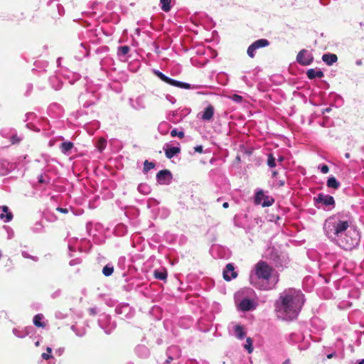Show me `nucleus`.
<instances>
[{
    "label": "nucleus",
    "instance_id": "obj_30",
    "mask_svg": "<svg viewBox=\"0 0 364 364\" xmlns=\"http://www.w3.org/2000/svg\"><path fill=\"white\" fill-rule=\"evenodd\" d=\"M10 141H11V144L13 145L18 144L21 141V138L20 136H18V135L14 134L11 137Z\"/></svg>",
    "mask_w": 364,
    "mask_h": 364
},
{
    "label": "nucleus",
    "instance_id": "obj_35",
    "mask_svg": "<svg viewBox=\"0 0 364 364\" xmlns=\"http://www.w3.org/2000/svg\"><path fill=\"white\" fill-rule=\"evenodd\" d=\"M41 356L44 360H49L50 358H52V355L50 353H43Z\"/></svg>",
    "mask_w": 364,
    "mask_h": 364
},
{
    "label": "nucleus",
    "instance_id": "obj_25",
    "mask_svg": "<svg viewBox=\"0 0 364 364\" xmlns=\"http://www.w3.org/2000/svg\"><path fill=\"white\" fill-rule=\"evenodd\" d=\"M0 208L1 209L3 213H6V218L7 221H10L13 218V215L11 212L9 211V208L6 205H3L1 206Z\"/></svg>",
    "mask_w": 364,
    "mask_h": 364
},
{
    "label": "nucleus",
    "instance_id": "obj_19",
    "mask_svg": "<svg viewBox=\"0 0 364 364\" xmlns=\"http://www.w3.org/2000/svg\"><path fill=\"white\" fill-rule=\"evenodd\" d=\"M43 318V316L42 314H37L33 318V323L37 327H45L46 324L44 322H42L41 320Z\"/></svg>",
    "mask_w": 364,
    "mask_h": 364
},
{
    "label": "nucleus",
    "instance_id": "obj_4",
    "mask_svg": "<svg viewBox=\"0 0 364 364\" xmlns=\"http://www.w3.org/2000/svg\"><path fill=\"white\" fill-rule=\"evenodd\" d=\"M274 202V199L269 196H265L263 191L260 190L256 193L255 203L262 204L263 207H269Z\"/></svg>",
    "mask_w": 364,
    "mask_h": 364
},
{
    "label": "nucleus",
    "instance_id": "obj_48",
    "mask_svg": "<svg viewBox=\"0 0 364 364\" xmlns=\"http://www.w3.org/2000/svg\"><path fill=\"white\" fill-rule=\"evenodd\" d=\"M283 160H284L283 156H280V157L279 158V161H282Z\"/></svg>",
    "mask_w": 364,
    "mask_h": 364
},
{
    "label": "nucleus",
    "instance_id": "obj_31",
    "mask_svg": "<svg viewBox=\"0 0 364 364\" xmlns=\"http://www.w3.org/2000/svg\"><path fill=\"white\" fill-rule=\"evenodd\" d=\"M306 74L309 79H314L316 76H318V72H316L313 69L309 70Z\"/></svg>",
    "mask_w": 364,
    "mask_h": 364
},
{
    "label": "nucleus",
    "instance_id": "obj_5",
    "mask_svg": "<svg viewBox=\"0 0 364 364\" xmlns=\"http://www.w3.org/2000/svg\"><path fill=\"white\" fill-rule=\"evenodd\" d=\"M296 60L301 65H307L312 62L313 56L310 52L303 49L298 53Z\"/></svg>",
    "mask_w": 364,
    "mask_h": 364
},
{
    "label": "nucleus",
    "instance_id": "obj_41",
    "mask_svg": "<svg viewBox=\"0 0 364 364\" xmlns=\"http://www.w3.org/2000/svg\"><path fill=\"white\" fill-rule=\"evenodd\" d=\"M223 207L224 208H228L229 207V204L228 202H225L223 204Z\"/></svg>",
    "mask_w": 364,
    "mask_h": 364
},
{
    "label": "nucleus",
    "instance_id": "obj_3",
    "mask_svg": "<svg viewBox=\"0 0 364 364\" xmlns=\"http://www.w3.org/2000/svg\"><path fill=\"white\" fill-rule=\"evenodd\" d=\"M269 45V41L264 38H261L254 41L247 48V53L250 58H253L255 56V50L267 47Z\"/></svg>",
    "mask_w": 364,
    "mask_h": 364
},
{
    "label": "nucleus",
    "instance_id": "obj_38",
    "mask_svg": "<svg viewBox=\"0 0 364 364\" xmlns=\"http://www.w3.org/2000/svg\"><path fill=\"white\" fill-rule=\"evenodd\" d=\"M56 210L63 213H68V210L67 208H57Z\"/></svg>",
    "mask_w": 364,
    "mask_h": 364
},
{
    "label": "nucleus",
    "instance_id": "obj_50",
    "mask_svg": "<svg viewBox=\"0 0 364 364\" xmlns=\"http://www.w3.org/2000/svg\"><path fill=\"white\" fill-rule=\"evenodd\" d=\"M359 364H364V360H362L361 361H360Z\"/></svg>",
    "mask_w": 364,
    "mask_h": 364
},
{
    "label": "nucleus",
    "instance_id": "obj_28",
    "mask_svg": "<svg viewBox=\"0 0 364 364\" xmlns=\"http://www.w3.org/2000/svg\"><path fill=\"white\" fill-rule=\"evenodd\" d=\"M129 50L130 48L128 46H119L118 48V53L119 55H125L129 52Z\"/></svg>",
    "mask_w": 364,
    "mask_h": 364
},
{
    "label": "nucleus",
    "instance_id": "obj_8",
    "mask_svg": "<svg viewBox=\"0 0 364 364\" xmlns=\"http://www.w3.org/2000/svg\"><path fill=\"white\" fill-rule=\"evenodd\" d=\"M349 227V223L344 220H338L333 224L334 233L339 236L343 232L346 231Z\"/></svg>",
    "mask_w": 364,
    "mask_h": 364
},
{
    "label": "nucleus",
    "instance_id": "obj_53",
    "mask_svg": "<svg viewBox=\"0 0 364 364\" xmlns=\"http://www.w3.org/2000/svg\"><path fill=\"white\" fill-rule=\"evenodd\" d=\"M171 360H172V358L169 357V358H168V360L167 361L169 362V361H171Z\"/></svg>",
    "mask_w": 364,
    "mask_h": 364
},
{
    "label": "nucleus",
    "instance_id": "obj_33",
    "mask_svg": "<svg viewBox=\"0 0 364 364\" xmlns=\"http://www.w3.org/2000/svg\"><path fill=\"white\" fill-rule=\"evenodd\" d=\"M321 171L323 173H327L329 171V168L327 165L324 164L321 167Z\"/></svg>",
    "mask_w": 364,
    "mask_h": 364
},
{
    "label": "nucleus",
    "instance_id": "obj_45",
    "mask_svg": "<svg viewBox=\"0 0 364 364\" xmlns=\"http://www.w3.org/2000/svg\"><path fill=\"white\" fill-rule=\"evenodd\" d=\"M46 350H47V352H48V353H51V351H52V349H51V348L48 347V348H46Z\"/></svg>",
    "mask_w": 364,
    "mask_h": 364
},
{
    "label": "nucleus",
    "instance_id": "obj_40",
    "mask_svg": "<svg viewBox=\"0 0 364 364\" xmlns=\"http://www.w3.org/2000/svg\"><path fill=\"white\" fill-rule=\"evenodd\" d=\"M38 182L41 183H44L43 176L42 175H40L38 177Z\"/></svg>",
    "mask_w": 364,
    "mask_h": 364
},
{
    "label": "nucleus",
    "instance_id": "obj_43",
    "mask_svg": "<svg viewBox=\"0 0 364 364\" xmlns=\"http://www.w3.org/2000/svg\"><path fill=\"white\" fill-rule=\"evenodd\" d=\"M282 364H291L290 360H286Z\"/></svg>",
    "mask_w": 364,
    "mask_h": 364
},
{
    "label": "nucleus",
    "instance_id": "obj_6",
    "mask_svg": "<svg viewBox=\"0 0 364 364\" xmlns=\"http://www.w3.org/2000/svg\"><path fill=\"white\" fill-rule=\"evenodd\" d=\"M223 274L224 279L227 282H230L231 279H235L237 277V273L235 271L234 265L231 263L226 265Z\"/></svg>",
    "mask_w": 364,
    "mask_h": 364
},
{
    "label": "nucleus",
    "instance_id": "obj_9",
    "mask_svg": "<svg viewBox=\"0 0 364 364\" xmlns=\"http://www.w3.org/2000/svg\"><path fill=\"white\" fill-rule=\"evenodd\" d=\"M320 203L326 206H331V209L333 208L336 205V202L333 196L321 193H320Z\"/></svg>",
    "mask_w": 364,
    "mask_h": 364
},
{
    "label": "nucleus",
    "instance_id": "obj_12",
    "mask_svg": "<svg viewBox=\"0 0 364 364\" xmlns=\"http://www.w3.org/2000/svg\"><path fill=\"white\" fill-rule=\"evenodd\" d=\"M165 150V154L166 158L171 159L173 158L176 154L180 153L181 149L179 147H171L168 149H164Z\"/></svg>",
    "mask_w": 364,
    "mask_h": 364
},
{
    "label": "nucleus",
    "instance_id": "obj_55",
    "mask_svg": "<svg viewBox=\"0 0 364 364\" xmlns=\"http://www.w3.org/2000/svg\"><path fill=\"white\" fill-rule=\"evenodd\" d=\"M323 279H324L325 282H327V279L325 277H323Z\"/></svg>",
    "mask_w": 364,
    "mask_h": 364
},
{
    "label": "nucleus",
    "instance_id": "obj_46",
    "mask_svg": "<svg viewBox=\"0 0 364 364\" xmlns=\"http://www.w3.org/2000/svg\"><path fill=\"white\" fill-rule=\"evenodd\" d=\"M330 220H331V219H329V220H328V221L324 224V228H326V226H327V225H328V224H330Z\"/></svg>",
    "mask_w": 364,
    "mask_h": 364
},
{
    "label": "nucleus",
    "instance_id": "obj_10",
    "mask_svg": "<svg viewBox=\"0 0 364 364\" xmlns=\"http://www.w3.org/2000/svg\"><path fill=\"white\" fill-rule=\"evenodd\" d=\"M214 114V107L213 105H208L204 110L202 119L204 120H210Z\"/></svg>",
    "mask_w": 364,
    "mask_h": 364
},
{
    "label": "nucleus",
    "instance_id": "obj_32",
    "mask_svg": "<svg viewBox=\"0 0 364 364\" xmlns=\"http://www.w3.org/2000/svg\"><path fill=\"white\" fill-rule=\"evenodd\" d=\"M231 99L236 102H241L242 100V97L239 95L234 94L231 96Z\"/></svg>",
    "mask_w": 364,
    "mask_h": 364
},
{
    "label": "nucleus",
    "instance_id": "obj_2",
    "mask_svg": "<svg viewBox=\"0 0 364 364\" xmlns=\"http://www.w3.org/2000/svg\"><path fill=\"white\" fill-rule=\"evenodd\" d=\"M274 269L263 260L259 261L255 265V274L258 279L268 281L272 274Z\"/></svg>",
    "mask_w": 364,
    "mask_h": 364
},
{
    "label": "nucleus",
    "instance_id": "obj_15",
    "mask_svg": "<svg viewBox=\"0 0 364 364\" xmlns=\"http://www.w3.org/2000/svg\"><path fill=\"white\" fill-rule=\"evenodd\" d=\"M235 333L236 337L238 339L242 340L245 336V332L244 328L241 325L238 324L235 326Z\"/></svg>",
    "mask_w": 364,
    "mask_h": 364
},
{
    "label": "nucleus",
    "instance_id": "obj_14",
    "mask_svg": "<svg viewBox=\"0 0 364 364\" xmlns=\"http://www.w3.org/2000/svg\"><path fill=\"white\" fill-rule=\"evenodd\" d=\"M252 307V303L250 299H243L240 303V308L242 311H250Z\"/></svg>",
    "mask_w": 364,
    "mask_h": 364
},
{
    "label": "nucleus",
    "instance_id": "obj_22",
    "mask_svg": "<svg viewBox=\"0 0 364 364\" xmlns=\"http://www.w3.org/2000/svg\"><path fill=\"white\" fill-rule=\"evenodd\" d=\"M160 2L161 4V9L165 12H168L171 9V0H160Z\"/></svg>",
    "mask_w": 364,
    "mask_h": 364
},
{
    "label": "nucleus",
    "instance_id": "obj_11",
    "mask_svg": "<svg viewBox=\"0 0 364 364\" xmlns=\"http://www.w3.org/2000/svg\"><path fill=\"white\" fill-rule=\"evenodd\" d=\"M322 60L328 65H332L336 63L338 60V57L336 54L333 53H328L324 54L322 56Z\"/></svg>",
    "mask_w": 364,
    "mask_h": 364
},
{
    "label": "nucleus",
    "instance_id": "obj_20",
    "mask_svg": "<svg viewBox=\"0 0 364 364\" xmlns=\"http://www.w3.org/2000/svg\"><path fill=\"white\" fill-rule=\"evenodd\" d=\"M73 147V143L70 141L63 142L60 144V150L63 153L66 154Z\"/></svg>",
    "mask_w": 364,
    "mask_h": 364
},
{
    "label": "nucleus",
    "instance_id": "obj_26",
    "mask_svg": "<svg viewBox=\"0 0 364 364\" xmlns=\"http://www.w3.org/2000/svg\"><path fill=\"white\" fill-rule=\"evenodd\" d=\"M171 136L172 137L178 136L180 139H183L185 134L183 132L178 131L177 129H173L171 131Z\"/></svg>",
    "mask_w": 364,
    "mask_h": 364
},
{
    "label": "nucleus",
    "instance_id": "obj_18",
    "mask_svg": "<svg viewBox=\"0 0 364 364\" xmlns=\"http://www.w3.org/2000/svg\"><path fill=\"white\" fill-rule=\"evenodd\" d=\"M343 246L345 249H351L357 243L356 239L349 238L346 239V241H342Z\"/></svg>",
    "mask_w": 364,
    "mask_h": 364
},
{
    "label": "nucleus",
    "instance_id": "obj_49",
    "mask_svg": "<svg viewBox=\"0 0 364 364\" xmlns=\"http://www.w3.org/2000/svg\"><path fill=\"white\" fill-rule=\"evenodd\" d=\"M323 77V73L321 71H320V78H321Z\"/></svg>",
    "mask_w": 364,
    "mask_h": 364
},
{
    "label": "nucleus",
    "instance_id": "obj_29",
    "mask_svg": "<svg viewBox=\"0 0 364 364\" xmlns=\"http://www.w3.org/2000/svg\"><path fill=\"white\" fill-rule=\"evenodd\" d=\"M267 165L269 167H274V166H276L275 158L273 156V154H272L268 155Z\"/></svg>",
    "mask_w": 364,
    "mask_h": 364
},
{
    "label": "nucleus",
    "instance_id": "obj_1",
    "mask_svg": "<svg viewBox=\"0 0 364 364\" xmlns=\"http://www.w3.org/2000/svg\"><path fill=\"white\" fill-rule=\"evenodd\" d=\"M282 304L279 307V311L283 314L284 318L286 320H293L296 318L304 301L302 296L296 295H285L282 296Z\"/></svg>",
    "mask_w": 364,
    "mask_h": 364
},
{
    "label": "nucleus",
    "instance_id": "obj_34",
    "mask_svg": "<svg viewBox=\"0 0 364 364\" xmlns=\"http://www.w3.org/2000/svg\"><path fill=\"white\" fill-rule=\"evenodd\" d=\"M22 255H23V257H25V258H29V259H33V260H34V261H36V259L33 257H31V255H28L27 252H23L22 253Z\"/></svg>",
    "mask_w": 364,
    "mask_h": 364
},
{
    "label": "nucleus",
    "instance_id": "obj_27",
    "mask_svg": "<svg viewBox=\"0 0 364 364\" xmlns=\"http://www.w3.org/2000/svg\"><path fill=\"white\" fill-rule=\"evenodd\" d=\"M114 272L113 267H109V265H106L103 267L102 273L105 276L109 277Z\"/></svg>",
    "mask_w": 364,
    "mask_h": 364
},
{
    "label": "nucleus",
    "instance_id": "obj_16",
    "mask_svg": "<svg viewBox=\"0 0 364 364\" xmlns=\"http://www.w3.org/2000/svg\"><path fill=\"white\" fill-rule=\"evenodd\" d=\"M327 186L331 188L338 189L340 187V183L334 176L328 178L327 181Z\"/></svg>",
    "mask_w": 364,
    "mask_h": 364
},
{
    "label": "nucleus",
    "instance_id": "obj_52",
    "mask_svg": "<svg viewBox=\"0 0 364 364\" xmlns=\"http://www.w3.org/2000/svg\"><path fill=\"white\" fill-rule=\"evenodd\" d=\"M346 158H349V156H350L349 154H348V153H347V154H346Z\"/></svg>",
    "mask_w": 364,
    "mask_h": 364
},
{
    "label": "nucleus",
    "instance_id": "obj_23",
    "mask_svg": "<svg viewBox=\"0 0 364 364\" xmlns=\"http://www.w3.org/2000/svg\"><path fill=\"white\" fill-rule=\"evenodd\" d=\"M244 348L247 350L249 353H251L253 351L252 340L250 337L247 338L246 343L245 344Z\"/></svg>",
    "mask_w": 364,
    "mask_h": 364
},
{
    "label": "nucleus",
    "instance_id": "obj_42",
    "mask_svg": "<svg viewBox=\"0 0 364 364\" xmlns=\"http://www.w3.org/2000/svg\"><path fill=\"white\" fill-rule=\"evenodd\" d=\"M335 355H336V354H335V353H331V354H328V355H327V358H333Z\"/></svg>",
    "mask_w": 364,
    "mask_h": 364
},
{
    "label": "nucleus",
    "instance_id": "obj_51",
    "mask_svg": "<svg viewBox=\"0 0 364 364\" xmlns=\"http://www.w3.org/2000/svg\"><path fill=\"white\" fill-rule=\"evenodd\" d=\"M314 200H315L316 202H318V198H316V197H314Z\"/></svg>",
    "mask_w": 364,
    "mask_h": 364
},
{
    "label": "nucleus",
    "instance_id": "obj_54",
    "mask_svg": "<svg viewBox=\"0 0 364 364\" xmlns=\"http://www.w3.org/2000/svg\"><path fill=\"white\" fill-rule=\"evenodd\" d=\"M171 360H172V358L169 357V358H168V360L167 361L169 362V361H171Z\"/></svg>",
    "mask_w": 364,
    "mask_h": 364
},
{
    "label": "nucleus",
    "instance_id": "obj_44",
    "mask_svg": "<svg viewBox=\"0 0 364 364\" xmlns=\"http://www.w3.org/2000/svg\"><path fill=\"white\" fill-rule=\"evenodd\" d=\"M277 174H278V173L276 171L272 172L273 177H276L277 176Z\"/></svg>",
    "mask_w": 364,
    "mask_h": 364
},
{
    "label": "nucleus",
    "instance_id": "obj_13",
    "mask_svg": "<svg viewBox=\"0 0 364 364\" xmlns=\"http://www.w3.org/2000/svg\"><path fill=\"white\" fill-rule=\"evenodd\" d=\"M167 271L166 269L159 270L156 269L154 272V276L156 279H160V280H166L167 278Z\"/></svg>",
    "mask_w": 364,
    "mask_h": 364
},
{
    "label": "nucleus",
    "instance_id": "obj_24",
    "mask_svg": "<svg viewBox=\"0 0 364 364\" xmlns=\"http://www.w3.org/2000/svg\"><path fill=\"white\" fill-rule=\"evenodd\" d=\"M155 167V164L146 160L144 163V172L146 173Z\"/></svg>",
    "mask_w": 364,
    "mask_h": 364
},
{
    "label": "nucleus",
    "instance_id": "obj_39",
    "mask_svg": "<svg viewBox=\"0 0 364 364\" xmlns=\"http://www.w3.org/2000/svg\"><path fill=\"white\" fill-rule=\"evenodd\" d=\"M323 295L326 299H330L332 296V294L329 291H328L326 293L324 291Z\"/></svg>",
    "mask_w": 364,
    "mask_h": 364
},
{
    "label": "nucleus",
    "instance_id": "obj_36",
    "mask_svg": "<svg viewBox=\"0 0 364 364\" xmlns=\"http://www.w3.org/2000/svg\"><path fill=\"white\" fill-rule=\"evenodd\" d=\"M285 184V178H283L282 179H279L277 182V185L279 186V187H282V186H284Z\"/></svg>",
    "mask_w": 364,
    "mask_h": 364
},
{
    "label": "nucleus",
    "instance_id": "obj_21",
    "mask_svg": "<svg viewBox=\"0 0 364 364\" xmlns=\"http://www.w3.org/2000/svg\"><path fill=\"white\" fill-rule=\"evenodd\" d=\"M171 85L178 87H181V88H184V89H190L191 88V85L190 84L186 83V82H180V81H177V80H173V79L172 80V82H171Z\"/></svg>",
    "mask_w": 364,
    "mask_h": 364
},
{
    "label": "nucleus",
    "instance_id": "obj_17",
    "mask_svg": "<svg viewBox=\"0 0 364 364\" xmlns=\"http://www.w3.org/2000/svg\"><path fill=\"white\" fill-rule=\"evenodd\" d=\"M154 73L155 75H156L158 77H159L162 81L171 85L173 79L166 76L164 74H163L159 70H154Z\"/></svg>",
    "mask_w": 364,
    "mask_h": 364
},
{
    "label": "nucleus",
    "instance_id": "obj_37",
    "mask_svg": "<svg viewBox=\"0 0 364 364\" xmlns=\"http://www.w3.org/2000/svg\"><path fill=\"white\" fill-rule=\"evenodd\" d=\"M194 150L196 152L202 153L203 152V146H197L194 147Z\"/></svg>",
    "mask_w": 364,
    "mask_h": 364
},
{
    "label": "nucleus",
    "instance_id": "obj_47",
    "mask_svg": "<svg viewBox=\"0 0 364 364\" xmlns=\"http://www.w3.org/2000/svg\"><path fill=\"white\" fill-rule=\"evenodd\" d=\"M331 109V108H327L325 109V111H323V113H324L325 112H329Z\"/></svg>",
    "mask_w": 364,
    "mask_h": 364
},
{
    "label": "nucleus",
    "instance_id": "obj_7",
    "mask_svg": "<svg viewBox=\"0 0 364 364\" xmlns=\"http://www.w3.org/2000/svg\"><path fill=\"white\" fill-rule=\"evenodd\" d=\"M172 178L171 173L168 169L161 170L156 174L157 181L161 184H166V181H170Z\"/></svg>",
    "mask_w": 364,
    "mask_h": 364
}]
</instances>
